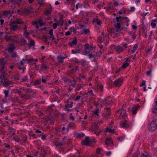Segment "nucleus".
Returning <instances> with one entry per match:
<instances>
[{
  "label": "nucleus",
  "instance_id": "f257e3e1",
  "mask_svg": "<svg viewBox=\"0 0 157 157\" xmlns=\"http://www.w3.org/2000/svg\"><path fill=\"white\" fill-rule=\"evenodd\" d=\"M4 76L3 77H0V82L2 85L5 86H7L9 85L12 84L13 82L8 80V79Z\"/></svg>",
  "mask_w": 157,
  "mask_h": 157
},
{
  "label": "nucleus",
  "instance_id": "f03ea898",
  "mask_svg": "<svg viewBox=\"0 0 157 157\" xmlns=\"http://www.w3.org/2000/svg\"><path fill=\"white\" fill-rule=\"evenodd\" d=\"M0 77H3L6 76L9 73H10V71H8L5 66H0Z\"/></svg>",
  "mask_w": 157,
  "mask_h": 157
},
{
  "label": "nucleus",
  "instance_id": "7ed1b4c3",
  "mask_svg": "<svg viewBox=\"0 0 157 157\" xmlns=\"http://www.w3.org/2000/svg\"><path fill=\"white\" fill-rule=\"evenodd\" d=\"M157 126V119H155L152 121L149 126V130L150 132H153L155 130Z\"/></svg>",
  "mask_w": 157,
  "mask_h": 157
},
{
  "label": "nucleus",
  "instance_id": "20e7f679",
  "mask_svg": "<svg viewBox=\"0 0 157 157\" xmlns=\"http://www.w3.org/2000/svg\"><path fill=\"white\" fill-rule=\"evenodd\" d=\"M94 141V140L90 139L89 137H86L85 139L82 142L83 145L89 146Z\"/></svg>",
  "mask_w": 157,
  "mask_h": 157
},
{
  "label": "nucleus",
  "instance_id": "39448f33",
  "mask_svg": "<svg viewBox=\"0 0 157 157\" xmlns=\"http://www.w3.org/2000/svg\"><path fill=\"white\" fill-rule=\"evenodd\" d=\"M10 26V29L11 31H16L17 29H19V27L13 21L9 24Z\"/></svg>",
  "mask_w": 157,
  "mask_h": 157
},
{
  "label": "nucleus",
  "instance_id": "423d86ee",
  "mask_svg": "<svg viewBox=\"0 0 157 157\" xmlns=\"http://www.w3.org/2000/svg\"><path fill=\"white\" fill-rule=\"evenodd\" d=\"M117 114L119 115L120 119L126 116V114L124 110H123L122 109H119L118 110L117 112Z\"/></svg>",
  "mask_w": 157,
  "mask_h": 157
},
{
  "label": "nucleus",
  "instance_id": "0eeeda50",
  "mask_svg": "<svg viewBox=\"0 0 157 157\" xmlns=\"http://www.w3.org/2000/svg\"><path fill=\"white\" fill-rule=\"evenodd\" d=\"M123 81V79L121 78H119L115 80L113 82L114 84L117 86H121Z\"/></svg>",
  "mask_w": 157,
  "mask_h": 157
},
{
  "label": "nucleus",
  "instance_id": "6e6552de",
  "mask_svg": "<svg viewBox=\"0 0 157 157\" xmlns=\"http://www.w3.org/2000/svg\"><path fill=\"white\" fill-rule=\"evenodd\" d=\"M77 43V40L76 38H71L70 39L69 45L71 47L75 46Z\"/></svg>",
  "mask_w": 157,
  "mask_h": 157
},
{
  "label": "nucleus",
  "instance_id": "1a4fd4ad",
  "mask_svg": "<svg viewBox=\"0 0 157 157\" xmlns=\"http://www.w3.org/2000/svg\"><path fill=\"white\" fill-rule=\"evenodd\" d=\"M110 104V102L107 100L106 98H105L101 101V103H100V106L102 107L104 105H107Z\"/></svg>",
  "mask_w": 157,
  "mask_h": 157
},
{
  "label": "nucleus",
  "instance_id": "9d476101",
  "mask_svg": "<svg viewBox=\"0 0 157 157\" xmlns=\"http://www.w3.org/2000/svg\"><path fill=\"white\" fill-rule=\"evenodd\" d=\"M114 123L113 122H111V124L109 126V127L107 128L105 132H109L110 133H113L114 132V131L112 129V125Z\"/></svg>",
  "mask_w": 157,
  "mask_h": 157
},
{
  "label": "nucleus",
  "instance_id": "9b49d317",
  "mask_svg": "<svg viewBox=\"0 0 157 157\" xmlns=\"http://www.w3.org/2000/svg\"><path fill=\"white\" fill-rule=\"evenodd\" d=\"M120 125L121 127L124 128H128L129 126V123L127 120L125 121L124 122L121 123Z\"/></svg>",
  "mask_w": 157,
  "mask_h": 157
},
{
  "label": "nucleus",
  "instance_id": "f8f14e48",
  "mask_svg": "<svg viewBox=\"0 0 157 157\" xmlns=\"http://www.w3.org/2000/svg\"><path fill=\"white\" fill-rule=\"evenodd\" d=\"M139 107V106L138 105H136L134 106L132 108V113L133 114L135 115L136 114Z\"/></svg>",
  "mask_w": 157,
  "mask_h": 157
},
{
  "label": "nucleus",
  "instance_id": "ddd939ff",
  "mask_svg": "<svg viewBox=\"0 0 157 157\" xmlns=\"http://www.w3.org/2000/svg\"><path fill=\"white\" fill-rule=\"evenodd\" d=\"M5 39L6 41H15V42H16V41L14 40L13 38V36H8L7 35H5Z\"/></svg>",
  "mask_w": 157,
  "mask_h": 157
},
{
  "label": "nucleus",
  "instance_id": "4468645a",
  "mask_svg": "<svg viewBox=\"0 0 157 157\" xmlns=\"http://www.w3.org/2000/svg\"><path fill=\"white\" fill-rule=\"evenodd\" d=\"M115 51L118 53H120L123 50V49L121 46H117L115 48Z\"/></svg>",
  "mask_w": 157,
  "mask_h": 157
},
{
  "label": "nucleus",
  "instance_id": "2eb2a0df",
  "mask_svg": "<svg viewBox=\"0 0 157 157\" xmlns=\"http://www.w3.org/2000/svg\"><path fill=\"white\" fill-rule=\"evenodd\" d=\"M105 143L107 145L109 146L111 145L113 142L111 138H107L105 140Z\"/></svg>",
  "mask_w": 157,
  "mask_h": 157
},
{
  "label": "nucleus",
  "instance_id": "dca6fc26",
  "mask_svg": "<svg viewBox=\"0 0 157 157\" xmlns=\"http://www.w3.org/2000/svg\"><path fill=\"white\" fill-rule=\"evenodd\" d=\"M14 23L16 24L17 23L18 24H21L23 23V21L21 18H17L16 19L15 21H12Z\"/></svg>",
  "mask_w": 157,
  "mask_h": 157
},
{
  "label": "nucleus",
  "instance_id": "f3484780",
  "mask_svg": "<svg viewBox=\"0 0 157 157\" xmlns=\"http://www.w3.org/2000/svg\"><path fill=\"white\" fill-rule=\"evenodd\" d=\"M69 125L67 126V128L65 127H63L62 128V132L63 134H65V133H67L68 130L69 129L68 128Z\"/></svg>",
  "mask_w": 157,
  "mask_h": 157
},
{
  "label": "nucleus",
  "instance_id": "a211bd4d",
  "mask_svg": "<svg viewBox=\"0 0 157 157\" xmlns=\"http://www.w3.org/2000/svg\"><path fill=\"white\" fill-rule=\"evenodd\" d=\"M41 82L40 79H38L33 83V85L34 86H36L37 85H40L41 83Z\"/></svg>",
  "mask_w": 157,
  "mask_h": 157
},
{
  "label": "nucleus",
  "instance_id": "6ab92c4d",
  "mask_svg": "<svg viewBox=\"0 0 157 157\" xmlns=\"http://www.w3.org/2000/svg\"><path fill=\"white\" fill-rule=\"evenodd\" d=\"M102 121L101 120L99 121H96L94 123V125L95 126L96 128H97L98 125H100L102 123Z\"/></svg>",
  "mask_w": 157,
  "mask_h": 157
},
{
  "label": "nucleus",
  "instance_id": "aec40b11",
  "mask_svg": "<svg viewBox=\"0 0 157 157\" xmlns=\"http://www.w3.org/2000/svg\"><path fill=\"white\" fill-rule=\"evenodd\" d=\"M115 27L116 29V31L117 32L118 31V30L119 29H120L121 30H122L123 29V28H121V25L119 23H117L116 25H115Z\"/></svg>",
  "mask_w": 157,
  "mask_h": 157
},
{
  "label": "nucleus",
  "instance_id": "412c9836",
  "mask_svg": "<svg viewBox=\"0 0 157 157\" xmlns=\"http://www.w3.org/2000/svg\"><path fill=\"white\" fill-rule=\"evenodd\" d=\"M66 58V57L59 56L57 57V59L58 60V63H62L63 62V59Z\"/></svg>",
  "mask_w": 157,
  "mask_h": 157
},
{
  "label": "nucleus",
  "instance_id": "4be33fe9",
  "mask_svg": "<svg viewBox=\"0 0 157 157\" xmlns=\"http://www.w3.org/2000/svg\"><path fill=\"white\" fill-rule=\"evenodd\" d=\"M80 49H79L78 48L75 49V50L73 49L71 50L72 53L73 54H76V53H79L80 52Z\"/></svg>",
  "mask_w": 157,
  "mask_h": 157
},
{
  "label": "nucleus",
  "instance_id": "5701e85b",
  "mask_svg": "<svg viewBox=\"0 0 157 157\" xmlns=\"http://www.w3.org/2000/svg\"><path fill=\"white\" fill-rule=\"evenodd\" d=\"M110 112L108 110L106 113L105 114L104 118L106 120H107L110 117Z\"/></svg>",
  "mask_w": 157,
  "mask_h": 157
},
{
  "label": "nucleus",
  "instance_id": "b1692460",
  "mask_svg": "<svg viewBox=\"0 0 157 157\" xmlns=\"http://www.w3.org/2000/svg\"><path fill=\"white\" fill-rule=\"evenodd\" d=\"M6 63L5 59H1L0 61V66H5Z\"/></svg>",
  "mask_w": 157,
  "mask_h": 157
},
{
  "label": "nucleus",
  "instance_id": "393cba45",
  "mask_svg": "<svg viewBox=\"0 0 157 157\" xmlns=\"http://www.w3.org/2000/svg\"><path fill=\"white\" fill-rule=\"evenodd\" d=\"M156 106H155L153 108H152V112L154 113H157V101H155Z\"/></svg>",
  "mask_w": 157,
  "mask_h": 157
},
{
  "label": "nucleus",
  "instance_id": "a878e982",
  "mask_svg": "<svg viewBox=\"0 0 157 157\" xmlns=\"http://www.w3.org/2000/svg\"><path fill=\"white\" fill-rule=\"evenodd\" d=\"M94 21L99 26L101 25V21L98 18L95 19Z\"/></svg>",
  "mask_w": 157,
  "mask_h": 157
},
{
  "label": "nucleus",
  "instance_id": "bb28decb",
  "mask_svg": "<svg viewBox=\"0 0 157 157\" xmlns=\"http://www.w3.org/2000/svg\"><path fill=\"white\" fill-rule=\"evenodd\" d=\"M22 82H28V79L27 76H25L22 79Z\"/></svg>",
  "mask_w": 157,
  "mask_h": 157
},
{
  "label": "nucleus",
  "instance_id": "cd10ccee",
  "mask_svg": "<svg viewBox=\"0 0 157 157\" xmlns=\"http://www.w3.org/2000/svg\"><path fill=\"white\" fill-rule=\"evenodd\" d=\"M14 49V46L13 44L11 45L9 48L8 50L9 52L12 51Z\"/></svg>",
  "mask_w": 157,
  "mask_h": 157
},
{
  "label": "nucleus",
  "instance_id": "c85d7f7f",
  "mask_svg": "<svg viewBox=\"0 0 157 157\" xmlns=\"http://www.w3.org/2000/svg\"><path fill=\"white\" fill-rule=\"evenodd\" d=\"M63 109L66 111H67V112L69 111V105L68 104H65L63 106Z\"/></svg>",
  "mask_w": 157,
  "mask_h": 157
},
{
  "label": "nucleus",
  "instance_id": "c756f323",
  "mask_svg": "<svg viewBox=\"0 0 157 157\" xmlns=\"http://www.w3.org/2000/svg\"><path fill=\"white\" fill-rule=\"evenodd\" d=\"M93 115L95 116H98L99 115V113L98 110H97L93 111Z\"/></svg>",
  "mask_w": 157,
  "mask_h": 157
},
{
  "label": "nucleus",
  "instance_id": "7c9ffc66",
  "mask_svg": "<svg viewBox=\"0 0 157 157\" xmlns=\"http://www.w3.org/2000/svg\"><path fill=\"white\" fill-rule=\"evenodd\" d=\"M21 45H24L26 44V40L24 38H22L21 39Z\"/></svg>",
  "mask_w": 157,
  "mask_h": 157
},
{
  "label": "nucleus",
  "instance_id": "2f4dec72",
  "mask_svg": "<svg viewBox=\"0 0 157 157\" xmlns=\"http://www.w3.org/2000/svg\"><path fill=\"white\" fill-rule=\"evenodd\" d=\"M47 78L44 77L43 76H42L40 79L41 80L42 82L43 83H46L47 81Z\"/></svg>",
  "mask_w": 157,
  "mask_h": 157
},
{
  "label": "nucleus",
  "instance_id": "473e14b6",
  "mask_svg": "<svg viewBox=\"0 0 157 157\" xmlns=\"http://www.w3.org/2000/svg\"><path fill=\"white\" fill-rule=\"evenodd\" d=\"M14 75V79L16 80H18L20 79V75L18 73Z\"/></svg>",
  "mask_w": 157,
  "mask_h": 157
},
{
  "label": "nucleus",
  "instance_id": "72a5a7b5",
  "mask_svg": "<svg viewBox=\"0 0 157 157\" xmlns=\"http://www.w3.org/2000/svg\"><path fill=\"white\" fill-rule=\"evenodd\" d=\"M116 19L117 22H119L123 19V18L121 16L117 17H116Z\"/></svg>",
  "mask_w": 157,
  "mask_h": 157
},
{
  "label": "nucleus",
  "instance_id": "f704fd0d",
  "mask_svg": "<svg viewBox=\"0 0 157 157\" xmlns=\"http://www.w3.org/2000/svg\"><path fill=\"white\" fill-rule=\"evenodd\" d=\"M76 83V82L75 80L73 79L72 81H70V84L69 85L73 86H74Z\"/></svg>",
  "mask_w": 157,
  "mask_h": 157
},
{
  "label": "nucleus",
  "instance_id": "c9c22d12",
  "mask_svg": "<svg viewBox=\"0 0 157 157\" xmlns=\"http://www.w3.org/2000/svg\"><path fill=\"white\" fill-rule=\"evenodd\" d=\"M41 69L42 70H45L47 68V66L45 65L43 63L41 65Z\"/></svg>",
  "mask_w": 157,
  "mask_h": 157
},
{
  "label": "nucleus",
  "instance_id": "e433bc0d",
  "mask_svg": "<svg viewBox=\"0 0 157 157\" xmlns=\"http://www.w3.org/2000/svg\"><path fill=\"white\" fill-rule=\"evenodd\" d=\"M98 89L100 90V91L102 92L103 90V86L101 84H100L98 86Z\"/></svg>",
  "mask_w": 157,
  "mask_h": 157
},
{
  "label": "nucleus",
  "instance_id": "4c0bfd02",
  "mask_svg": "<svg viewBox=\"0 0 157 157\" xmlns=\"http://www.w3.org/2000/svg\"><path fill=\"white\" fill-rule=\"evenodd\" d=\"M75 128V125L73 124H69V128L71 129H74Z\"/></svg>",
  "mask_w": 157,
  "mask_h": 157
},
{
  "label": "nucleus",
  "instance_id": "58836bf2",
  "mask_svg": "<svg viewBox=\"0 0 157 157\" xmlns=\"http://www.w3.org/2000/svg\"><path fill=\"white\" fill-rule=\"evenodd\" d=\"M47 137V135H46V134L42 133L41 138L42 140H44L46 139Z\"/></svg>",
  "mask_w": 157,
  "mask_h": 157
},
{
  "label": "nucleus",
  "instance_id": "ea45409f",
  "mask_svg": "<svg viewBox=\"0 0 157 157\" xmlns=\"http://www.w3.org/2000/svg\"><path fill=\"white\" fill-rule=\"evenodd\" d=\"M55 145L58 147L59 146H61L63 145V143L60 142H56L55 143Z\"/></svg>",
  "mask_w": 157,
  "mask_h": 157
},
{
  "label": "nucleus",
  "instance_id": "a19ab883",
  "mask_svg": "<svg viewBox=\"0 0 157 157\" xmlns=\"http://www.w3.org/2000/svg\"><path fill=\"white\" fill-rule=\"evenodd\" d=\"M83 31L85 34H87L89 33V29H83Z\"/></svg>",
  "mask_w": 157,
  "mask_h": 157
},
{
  "label": "nucleus",
  "instance_id": "79ce46f5",
  "mask_svg": "<svg viewBox=\"0 0 157 157\" xmlns=\"http://www.w3.org/2000/svg\"><path fill=\"white\" fill-rule=\"evenodd\" d=\"M47 121H49V122L50 124H54V121L53 120V119H51V118H49L48 120H47Z\"/></svg>",
  "mask_w": 157,
  "mask_h": 157
},
{
  "label": "nucleus",
  "instance_id": "37998d69",
  "mask_svg": "<svg viewBox=\"0 0 157 157\" xmlns=\"http://www.w3.org/2000/svg\"><path fill=\"white\" fill-rule=\"evenodd\" d=\"M129 65V63H124L122 66V68H124L127 67Z\"/></svg>",
  "mask_w": 157,
  "mask_h": 157
},
{
  "label": "nucleus",
  "instance_id": "c03bdc74",
  "mask_svg": "<svg viewBox=\"0 0 157 157\" xmlns=\"http://www.w3.org/2000/svg\"><path fill=\"white\" fill-rule=\"evenodd\" d=\"M35 44V43L33 40H31L29 44V46L31 47L32 46H34Z\"/></svg>",
  "mask_w": 157,
  "mask_h": 157
},
{
  "label": "nucleus",
  "instance_id": "a18cd8bd",
  "mask_svg": "<svg viewBox=\"0 0 157 157\" xmlns=\"http://www.w3.org/2000/svg\"><path fill=\"white\" fill-rule=\"evenodd\" d=\"M24 11L25 13L26 14H29L30 13L29 9H27L26 8H25L24 9Z\"/></svg>",
  "mask_w": 157,
  "mask_h": 157
},
{
  "label": "nucleus",
  "instance_id": "49530a36",
  "mask_svg": "<svg viewBox=\"0 0 157 157\" xmlns=\"http://www.w3.org/2000/svg\"><path fill=\"white\" fill-rule=\"evenodd\" d=\"M80 64L82 65L83 66H84L86 64V61L84 60H82L80 62Z\"/></svg>",
  "mask_w": 157,
  "mask_h": 157
},
{
  "label": "nucleus",
  "instance_id": "de8ad7c7",
  "mask_svg": "<svg viewBox=\"0 0 157 157\" xmlns=\"http://www.w3.org/2000/svg\"><path fill=\"white\" fill-rule=\"evenodd\" d=\"M37 22V24L38 23L41 26H43V24L42 23V21L40 20H39L38 21H36Z\"/></svg>",
  "mask_w": 157,
  "mask_h": 157
},
{
  "label": "nucleus",
  "instance_id": "09e8293b",
  "mask_svg": "<svg viewBox=\"0 0 157 157\" xmlns=\"http://www.w3.org/2000/svg\"><path fill=\"white\" fill-rule=\"evenodd\" d=\"M4 93L5 95V97H7L8 95V91L7 90H4Z\"/></svg>",
  "mask_w": 157,
  "mask_h": 157
},
{
  "label": "nucleus",
  "instance_id": "8fccbe9b",
  "mask_svg": "<svg viewBox=\"0 0 157 157\" xmlns=\"http://www.w3.org/2000/svg\"><path fill=\"white\" fill-rule=\"evenodd\" d=\"M151 25L152 26L153 28H156V25L155 23L152 22L151 24Z\"/></svg>",
  "mask_w": 157,
  "mask_h": 157
},
{
  "label": "nucleus",
  "instance_id": "3c124183",
  "mask_svg": "<svg viewBox=\"0 0 157 157\" xmlns=\"http://www.w3.org/2000/svg\"><path fill=\"white\" fill-rule=\"evenodd\" d=\"M12 57L13 58H17L18 56V55H17L16 53H13L11 55Z\"/></svg>",
  "mask_w": 157,
  "mask_h": 157
},
{
  "label": "nucleus",
  "instance_id": "603ef678",
  "mask_svg": "<svg viewBox=\"0 0 157 157\" xmlns=\"http://www.w3.org/2000/svg\"><path fill=\"white\" fill-rule=\"evenodd\" d=\"M89 58H96V57L95 56L92 54H90L89 55Z\"/></svg>",
  "mask_w": 157,
  "mask_h": 157
},
{
  "label": "nucleus",
  "instance_id": "864d4df0",
  "mask_svg": "<svg viewBox=\"0 0 157 157\" xmlns=\"http://www.w3.org/2000/svg\"><path fill=\"white\" fill-rule=\"evenodd\" d=\"M151 71H148L146 72L147 75V76H151Z\"/></svg>",
  "mask_w": 157,
  "mask_h": 157
},
{
  "label": "nucleus",
  "instance_id": "5fc2aeb1",
  "mask_svg": "<svg viewBox=\"0 0 157 157\" xmlns=\"http://www.w3.org/2000/svg\"><path fill=\"white\" fill-rule=\"evenodd\" d=\"M101 103V101H97L96 102H95V105L98 106L100 105V103Z\"/></svg>",
  "mask_w": 157,
  "mask_h": 157
},
{
  "label": "nucleus",
  "instance_id": "6e6d98bb",
  "mask_svg": "<svg viewBox=\"0 0 157 157\" xmlns=\"http://www.w3.org/2000/svg\"><path fill=\"white\" fill-rule=\"evenodd\" d=\"M70 30V32H73L74 33H76V30L74 28H71Z\"/></svg>",
  "mask_w": 157,
  "mask_h": 157
},
{
  "label": "nucleus",
  "instance_id": "4d7b16f0",
  "mask_svg": "<svg viewBox=\"0 0 157 157\" xmlns=\"http://www.w3.org/2000/svg\"><path fill=\"white\" fill-rule=\"evenodd\" d=\"M85 136V134L83 133H80L78 134V136L79 137H83Z\"/></svg>",
  "mask_w": 157,
  "mask_h": 157
},
{
  "label": "nucleus",
  "instance_id": "13d9d810",
  "mask_svg": "<svg viewBox=\"0 0 157 157\" xmlns=\"http://www.w3.org/2000/svg\"><path fill=\"white\" fill-rule=\"evenodd\" d=\"M18 68L20 70H23V71H24L25 69V68L22 67L21 66H19L18 67Z\"/></svg>",
  "mask_w": 157,
  "mask_h": 157
},
{
  "label": "nucleus",
  "instance_id": "bf43d9fd",
  "mask_svg": "<svg viewBox=\"0 0 157 157\" xmlns=\"http://www.w3.org/2000/svg\"><path fill=\"white\" fill-rule=\"evenodd\" d=\"M57 26V24L56 23H55L53 25V28L54 29H55L56 28Z\"/></svg>",
  "mask_w": 157,
  "mask_h": 157
},
{
  "label": "nucleus",
  "instance_id": "052dcab7",
  "mask_svg": "<svg viewBox=\"0 0 157 157\" xmlns=\"http://www.w3.org/2000/svg\"><path fill=\"white\" fill-rule=\"evenodd\" d=\"M29 11L30 12V13H34V11L33 10V9L32 7H30L29 9Z\"/></svg>",
  "mask_w": 157,
  "mask_h": 157
},
{
  "label": "nucleus",
  "instance_id": "680f3d73",
  "mask_svg": "<svg viewBox=\"0 0 157 157\" xmlns=\"http://www.w3.org/2000/svg\"><path fill=\"white\" fill-rule=\"evenodd\" d=\"M44 41H45V43H46V44H49V42H48V40H47V38L46 37H44Z\"/></svg>",
  "mask_w": 157,
  "mask_h": 157
},
{
  "label": "nucleus",
  "instance_id": "e2e57ef3",
  "mask_svg": "<svg viewBox=\"0 0 157 157\" xmlns=\"http://www.w3.org/2000/svg\"><path fill=\"white\" fill-rule=\"evenodd\" d=\"M82 87V86H78L77 87L76 90H80L81 88Z\"/></svg>",
  "mask_w": 157,
  "mask_h": 157
},
{
  "label": "nucleus",
  "instance_id": "0e129e2a",
  "mask_svg": "<svg viewBox=\"0 0 157 157\" xmlns=\"http://www.w3.org/2000/svg\"><path fill=\"white\" fill-rule=\"evenodd\" d=\"M46 154V152L44 151L43 152L40 154H41V155H43L45 156V155Z\"/></svg>",
  "mask_w": 157,
  "mask_h": 157
},
{
  "label": "nucleus",
  "instance_id": "69168bd1",
  "mask_svg": "<svg viewBox=\"0 0 157 157\" xmlns=\"http://www.w3.org/2000/svg\"><path fill=\"white\" fill-rule=\"evenodd\" d=\"M138 47V44H136L133 47V48L136 50Z\"/></svg>",
  "mask_w": 157,
  "mask_h": 157
},
{
  "label": "nucleus",
  "instance_id": "338daca9",
  "mask_svg": "<svg viewBox=\"0 0 157 157\" xmlns=\"http://www.w3.org/2000/svg\"><path fill=\"white\" fill-rule=\"evenodd\" d=\"M50 38H51L52 39V40L53 41V40H54L55 39V38L54 37V36L53 35H50Z\"/></svg>",
  "mask_w": 157,
  "mask_h": 157
},
{
  "label": "nucleus",
  "instance_id": "774afa93",
  "mask_svg": "<svg viewBox=\"0 0 157 157\" xmlns=\"http://www.w3.org/2000/svg\"><path fill=\"white\" fill-rule=\"evenodd\" d=\"M3 15H8V12L6 11H4L3 12Z\"/></svg>",
  "mask_w": 157,
  "mask_h": 157
}]
</instances>
